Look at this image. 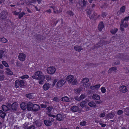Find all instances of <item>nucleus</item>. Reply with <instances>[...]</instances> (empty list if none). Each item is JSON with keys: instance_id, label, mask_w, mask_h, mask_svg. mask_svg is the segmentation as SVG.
Here are the masks:
<instances>
[{"instance_id": "obj_1", "label": "nucleus", "mask_w": 129, "mask_h": 129, "mask_svg": "<svg viewBox=\"0 0 129 129\" xmlns=\"http://www.w3.org/2000/svg\"><path fill=\"white\" fill-rule=\"evenodd\" d=\"M32 78L38 80L40 84H43L45 80V76L42 72L38 71L35 72L34 75L32 76Z\"/></svg>"}, {"instance_id": "obj_2", "label": "nucleus", "mask_w": 129, "mask_h": 129, "mask_svg": "<svg viewBox=\"0 0 129 129\" xmlns=\"http://www.w3.org/2000/svg\"><path fill=\"white\" fill-rule=\"evenodd\" d=\"M66 79L69 84L74 85L78 84L77 78L73 75H70L68 76Z\"/></svg>"}, {"instance_id": "obj_3", "label": "nucleus", "mask_w": 129, "mask_h": 129, "mask_svg": "<svg viewBox=\"0 0 129 129\" xmlns=\"http://www.w3.org/2000/svg\"><path fill=\"white\" fill-rule=\"evenodd\" d=\"M89 81V79L87 78H83L81 81L83 87L86 88L88 87L89 85L88 82Z\"/></svg>"}, {"instance_id": "obj_4", "label": "nucleus", "mask_w": 129, "mask_h": 129, "mask_svg": "<svg viewBox=\"0 0 129 129\" xmlns=\"http://www.w3.org/2000/svg\"><path fill=\"white\" fill-rule=\"evenodd\" d=\"M66 83V81L63 79L59 80L57 82L56 84L57 88H58L63 85Z\"/></svg>"}, {"instance_id": "obj_5", "label": "nucleus", "mask_w": 129, "mask_h": 129, "mask_svg": "<svg viewBox=\"0 0 129 129\" xmlns=\"http://www.w3.org/2000/svg\"><path fill=\"white\" fill-rule=\"evenodd\" d=\"M56 69L54 67H49L47 68V73L50 75L53 74L55 72Z\"/></svg>"}, {"instance_id": "obj_6", "label": "nucleus", "mask_w": 129, "mask_h": 129, "mask_svg": "<svg viewBox=\"0 0 129 129\" xmlns=\"http://www.w3.org/2000/svg\"><path fill=\"white\" fill-rule=\"evenodd\" d=\"M128 26V22L123 20H122L120 24V29L121 31H124L123 27H126Z\"/></svg>"}, {"instance_id": "obj_7", "label": "nucleus", "mask_w": 129, "mask_h": 129, "mask_svg": "<svg viewBox=\"0 0 129 129\" xmlns=\"http://www.w3.org/2000/svg\"><path fill=\"white\" fill-rule=\"evenodd\" d=\"M71 111L73 112H75L78 111V113H80L82 111L81 109H79V107L74 106L72 107L71 108Z\"/></svg>"}, {"instance_id": "obj_8", "label": "nucleus", "mask_w": 129, "mask_h": 129, "mask_svg": "<svg viewBox=\"0 0 129 129\" xmlns=\"http://www.w3.org/2000/svg\"><path fill=\"white\" fill-rule=\"evenodd\" d=\"M47 109L48 110V113H47L48 115L50 117H52L53 118L55 117V115L52 114L50 113L54 111V109L53 107H49L47 108Z\"/></svg>"}, {"instance_id": "obj_9", "label": "nucleus", "mask_w": 129, "mask_h": 129, "mask_svg": "<svg viewBox=\"0 0 129 129\" xmlns=\"http://www.w3.org/2000/svg\"><path fill=\"white\" fill-rule=\"evenodd\" d=\"M26 57V55L25 54L22 53H19L18 56V58L20 61H24L25 60Z\"/></svg>"}, {"instance_id": "obj_10", "label": "nucleus", "mask_w": 129, "mask_h": 129, "mask_svg": "<svg viewBox=\"0 0 129 129\" xmlns=\"http://www.w3.org/2000/svg\"><path fill=\"white\" fill-rule=\"evenodd\" d=\"M55 117L57 120L61 121L63 120L64 117V115L62 114H57L56 116H55Z\"/></svg>"}, {"instance_id": "obj_11", "label": "nucleus", "mask_w": 129, "mask_h": 129, "mask_svg": "<svg viewBox=\"0 0 129 129\" xmlns=\"http://www.w3.org/2000/svg\"><path fill=\"white\" fill-rule=\"evenodd\" d=\"M29 124L27 123H25L23 125V127L24 129H35V127L33 125L29 126Z\"/></svg>"}, {"instance_id": "obj_12", "label": "nucleus", "mask_w": 129, "mask_h": 129, "mask_svg": "<svg viewBox=\"0 0 129 129\" xmlns=\"http://www.w3.org/2000/svg\"><path fill=\"white\" fill-rule=\"evenodd\" d=\"M119 90L121 92L125 93L127 91V89L126 86L122 85L119 87Z\"/></svg>"}, {"instance_id": "obj_13", "label": "nucleus", "mask_w": 129, "mask_h": 129, "mask_svg": "<svg viewBox=\"0 0 129 129\" xmlns=\"http://www.w3.org/2000/svg\"><path fill=\"white\" fill-rule=\"evenodd\" d=\"M20 106L22 110H25L27 108V104L25 102H23L21 103Z\"/></svg>"}, {"instance_id": "obj_14", "label": "nucleus", "mask_w": 129, "mask_h": 129, "mask_svg": "<svg viewBox=\"0 0 129 129\" xmlns=\"http://www.w3.org/2000/svg\"><path fill=\"white\" fill-rule=\"evenodd\" d=\"M51 85L48 83H45L43 86L44 90L45 91L47 90L50 87Z\"/></svg>"}, {"instance_id": "obj_15", "label": "nucleus", "mask_w": 129, "mask_h": 129, "mask_svg": "<svg viewBox=\"0 0 129 129\" xmlns=\"http://www.w3.org/2000/svg\"><path fill=\"white\" fill-rule=\"evenodd\" d=\"M92 99L95 100H99L100 99V95L97 94H94L92 96Z\"/></svg>"}, {"instance_id": "obj_16", "label": "nucleus", "mask_w": 129, "mask_h": 129, "mask_svg": "<svg viewBox=\"0 0 129 129\" xmlns=\"http://www.w3.org/2000/svg\"><path fill=\"white\" fill-rule=\"evenodd\" d=\"M5 70L6 71L5 72V73L6 74L10 75H12L13 74V72L9 68H6Z\"/></svg>"}, {"instance_id": "obj_17", "label": "nucleus", "mask_w": 129, "mask_h": 129, "mask_svg": "<svg viewBox=\"0 0 129 129\" xmlns=\"http://www.w3.org/2000/svg\"><path fill=\"white\" fill-rule=\"evenodd\" d=\"M87 12L88 16L90 18H91L93 17V13L94 12L90 10H87Z\"/></svg>"}, {"instance_id": "obj_18", "label": "nucleus", "mask_w": 129, "mask_h": 129, "mask_svg": "<svg viewBox=\"0 0 129 129\" xmlns=\"http://www.w3.org/2000/svg\"><path fill=\"white\" fill-rule=\"evenodd\" d=\"M88 106L91 107L95 108L97 107L96 103L93 101H91L88 104Z\"/></svg>"}, {"instance_id": "obj_19", "label": "nucleus", "mask_w": 129, "mask_h": 129, "mask_svg": "<svg viewBox=\"0 0 129 129\" xmlns=\"http://www.w3.org/2000/svg\"><path fill=\"white\" fill-rule=\"evenodd\" d=\"M27 108L28 111H31L33 109V104L30 102H29L27 104Z\"/></svg>"}, {"instance_id": "obj_20", "label": "nucleus", "mask_w": 129, "mask_h": 129, "mask_svg": "<svg viewBox=\"0 0 129 129\" xmlns=\"http://www.w3.org/2000/svg\"><path fill=\"white\" fill-rule=\"evenodd\" d=\"M117 70L116 68V67H113L110 68L108 70V73H112L115 72Z\"/></svg>"}, {"instance_id": "obj_21", "label": "nucleus", "mask_w": 129, "mask_h": 129, "mask_svg": "<svg viewBox=\"0 0 129 129\" xmlns=\"http://www.w3.org/2000/svg\"><path fill=\"white\" fill-rule=\"evenodd\" d=\"M40 106L36 104H34L33 105V110L35 111H37L40 109Z\"/></svg>"}, {"instance_id": "obj_22", "label": "nucleus", "mask_w": 129, "mask_h": 129, "mask_svg": "<svg viewBox=\"0 0 129 129\" xmlns=\"http://www.w3.org/2000/svg\"><path fill=\"white\" fill-rule=\"evenodd\" d=\"M104 27V25L103 22H100L98 26V29L99 30L101 31Z\"/></svg>"}, {"instance_id": "obj_23", "label": "nucleus", "mask_w": 129, "mask_h": 129, "mask_svg": "<svg viewBox=\"0 0 129 129\" xmlns=\"http://www.w3.org/2000/svg\"><path fill=\"white\" fill-rule=\"evenodd\" d=\"M7 12L6 11H3L2 13L1 18L3 19L6 18L7 16Z\"/></svg>"}, {"instance_id": "obj_24", "label": "nucleus", "mask_w": 129, "mask_h": 129, "mask_svg": "<svg viewBox=\"0 0 129 129\" xmlns=\"http://www.w3.org/2000/svg\"><path fill=\"white\" fill-rule=\"evenodd\" d=\"M75 50L78 51H80L83 50L82 47L80 46H76L74 47Z\"/></svg>"}, {"instance_id": "obj_25", "label": "nucleus", "mask_w": 129, "mask_h": 129, "mask_svg": "<svg viewBox=\"0 0 129 129\" xmlns=\"http://www.w3.org/2000/svg\"><path fill=\"white\" fill-rule=\"evenodd\" d=\"M18 105V104L17 103L14 102L11 106V107L12 109L15 110Z\"/></svg>"}, {"instance_id": "obj_26", "label": "nucleus", "mask_w": 129, "mask_h": 129, "mask_svg": "<svg viewBox=\"0 0 129 129\" xmlns=\"http://www.w3.org/2000/svg\"><path fill=\"white\" fill-rule=\"evenodd\" d=\"M26 96L27 98L31 99H33L35 97L34 94L32 93L27 94L26 95Z\"/></svg>"}, {"instance_id": "obj_27", "label": "nucleus", "mask_w": 129, "mask_h": 129, "mask_svg": "<svg viewBox=\"0 0 129 129\" xmlns=\"http://www.w3.org/2000/svg\"><path fill=\"white\" fill-rule=\"evenodd\" d=\"M45 124L47 126H49L52 124L51 122L49 121L45 120L44 121Z\"/></svg>"}, {"instance_id": "obj_28", "label": "nucleus", "mask_w": 129, "mask_h": 129, "mask_svg": "<svg viewBox=\"0 0 129 129\" xmlns=\"http://www.w3.org/2000/svg\"><path fill=\"white\" fill-rule=\"evenodd\" d=\"M118 30L117 28H114L111 30L110 32L112 34H114Z\"/></svg>"}, {"instance_id": "obj_29", "label": "nucleus", "mask_w": 129, "mask_h": 129, "mask_svg": "<svg viewBox=\"0 0 129 129\" xmlns=\"http://www.w3.org/2000/svg\"><path fill=\"white\" fill-rule=\"evenodd\" d=\"M62 101L68 102L69 101V98L67 96L63 97L62 98Z\"/></svg>"}, {"instance_id": "obj_30", "label": "nucleus", "mask_w": 129, "mask_h": 129, "mask_svg": "<svg viewBox=\"0 0 129 129\" xmlns=\"http://www.w3.org/2000/svg\"><path fill=\"white\" fill-rule=\"evenodd\" d=\"M48 102H44V104H41L40 106L42 108H46L47 106V104H48Z\"/></svg>"}, {"instance_id": "obj_31", "label": "nucleus", "mask_w": 129, "mask_h": 129, "mask_svg": "<svg viewBox=\"0 0 129 129\" xmlns=\"http://www.w3.org/2000/svg\"><path fill=\"white\" fill-rule=\"evenodd\" d=\"M87 3V2L86 1L84 0H83L82 1L80 2L79 3V4L82 7L83 6H85L86 5V4Z\"/></svg>"}, {"instance_id": "obj_32", "label": "nucleus", "mask_w": 129, "mask_h": 129, "mask_svg": "<svg viewBox=\"0 0 129 129\" xmlns=\"http://www.w3.org/2000/svg\"><path fill=\"white\" fill-rule=\"evenodd\" d=\"M15 86L16 88H18L19 86H20L19 81V80H17L15 81Z\"/></svg>"}, {"instance_id": "obj_33", "label": "nucleus", "mask_w": 129, "mask_h": 129, "mask_svg": "<svg viewBox=\"0 0 129 129\" xmlns=\"http://www.w3.org/2000/svg\"><path fill=\"white\" fill-rule=\"evenodd\" d=\"M86 103V102L85 101H82L80 103V105L81 108H83L85 107Z\"/></svg>"}, {"instance_id": "obj_34", "label": "nucleus", "mask_w": 129, "mask_h": 129, "mask_svg": "<svg viewBox=\"0 0 129 129\" xmlns=\"http://www.w3.org/2000/svg\"><path fill=\"white\" fill-rule=\"evenodd\" d=\"M6 114L3 112L2 111L0 110V117L2 118H4L6 115Z\"/></svg>"}, {"instance_id": "obj_35", "label": "nucleus", "mask_w": 129, "mask_h": 129, "mask_svg": "<svg viewBox=\"0 0 129 129\" xmlns=\"http://www.w3.org/2000/svg\"><path fill=\"white\" fill-rule=\"evenodd\" d=\"M125 7L124 6H122L120 8V12L121 13H123L124 12L125 9Z\"/></svg>"}, {"instance_id": "obj_36", "label": "nucleus", "mask_w": 129, "mask_h": 129, "mask_svg": "<svg viewBox=\"0 0 129 129\" xmlns=\"http://www.w3.org/2000/svg\"><path fill=\"white\" fill-rule=\"evenodd\" d=\"M52 8L53 9L54 12L55 13H60L62 11L61 10H57L55 7H52Z\"/></svg>"}, {"instance_id": "obj_37", "label": "nucleus", "mask_w": 129, "mask_h": 129, "mask_svg": "<svg viewBox=\"0 0 129 129\" xmlns=\"http://www.w3.org/2000/svg\"><path fill=\"white\" fill-rule=\"evenodd\" d=\"M2 108L3 110L5 111H7L9 109L8 107L5 105H3L2 106Z\"/></svg>"}, {"instance_id": "obj_38", "label": "nucleus", "mask_w": 129, "mask_h": 129, "mask_svg": "<svg viewBox=\"0 0 129 129\" xmlns=\"http://www.w3.org/2000/svg\"><path fill=\"white\" fill-rule=\"evenodd\" d=\"M81 91V89L79 88L76 89L74 90L75 92L77 94L80 93Z\"/></svg>"}, {"instance_id": "obj_39", "label": "nucleus", "mask_w": 129, "mask_h": 129, "mask_svg": "<svg viewBox=\"0 0 129 129\" xmlns=\"http://www.w3.org/2000/svg\"><path fill=\"white\" fill-rule=\"evenodd\" d=\"M2 63L3 64L5 67H8L9 66L8 63L5 61H2Z\"/></svg>"}, {"instance_id": "obj_40", "label": "nucleus", "mask_w": 129, "mask_h": 129, "mask_svg": "<svg viewBox=\"0 0 129 129\" xmlns=\"http://www.w3.org/2000/svg\"><path fill=\"white\" fill-rule=\"evenodd\" d=\"M101 90L102 93H104L106 92V89L104 87H102L101 88Z\"/></svg>"}, {"instance_id": "obj_41", "label": "nucleus", "mask_w": 129, "mask_h": 129, "mask_svg": "<svg viewBox=\"0 0 129 129\" xmlns=\"http://www.w3.org/2000/svg\"><path fill=\"white\" fill-rule=\"evenodd\" d=\"M107 115L110 118H112L114 117V114L113 113L111 112L108 114Z\"/></svg>"}, {"instance_id": "obj_42", "label": "nucleus", "mask_w": 129, "mask_h": 129, "mask_svg": "<svg viewBox=\"0 0 129 129\" xmlns=\"http://www.w3.org/2000/svg\"><path fill=\"white\" fill-rule=\"evenodd\" d=\"M5 76L4 75H0V81H4L5 80Z\"/></svg>"}, {"instance_id": "obj_43", "label": "nucleus", "mask_w": 129, "mask_h": 129, "mask_svg": "<svg viewBox=\"0 0 129 129\" xmlns=\"http://www.w3.org/2000/svg\"><path fill=\"white\" fill-rule=\"evenodd\" d=\"M57 80L56 79H54L52 80V85L54 86L55 85V83L57 82Z\"/></svg>"}, {"instance_id": "obj_44", "label": "nucleus", "mask_w": 129, "mask_h": 129, "mask_svg": "<svg viewBox=\"0 0 129 129\" xmlns=\"http://www.w3.org/2000/svg\"><path fill=\"white\" fill-rule=\"evenodd\" d=\"M19 83L20 84V86L21 87L23 86L24 85V83L23 80H22L21 81H19Z\"/></svg>"}, {"instance_id": "obj_45", "label": "nucleus", "mask_w": 129, "mask_h": 129, "mask_svg": "<svg viewBox=\"0 0 129 129\" xmlns=\"http://www.w3.org/2000/svg\"><path fill=\"white\" fill-rule=\"evenodd\" d=\"M1 41L2 42L6 43L7 42L8 40L5 38H2L1 39Z\"/></svg>"}, {"instance_id": "obj_46", "label": "nucleus", "mask_w": 129, "mask_h": 129, "mask_svg": "<svg viewBox=\"0 0 129 129\" xmlns=\"http://www.w3.org/2000/svg\"><path fill=\"white\" fill-rule=\"evenodd\" d=\"M106 114L105 112H103L101 113L99 115V116L100 117H104Z\"/></svg>"}, {"instance_id": "obj_47", "label": "nucleus", "mask_w": 129, "mask_h": 129, "mask_svg": "<svg viewBox=\"0 0 129 129\" xmlns=\"http://www.w3.org/2000/svg\"><path fill=\"white\" fill-rule=\"evenodd\" d=\"M67 13L70 16H72L73 15V13L71 11H68L67 12Z\"/></svg>"}, {"instance_id": "obj_48", "label": "nucleus", "mask_w": 129, "mask_h": 129, "mask_svg": "<svg viewBox=\"0 0 129 129\" xmlns=\"http://www.w3.org/2000/svg\"><path fill=\"white\" fill-rule=\"evenodd\" d=\"M25 13L24 12H22L19 15V18L20 19L23 16L25 15Z\"/></svg>"}, {"instance_id": "obj_49", "label": "nucleus", "mask_w": 129, "mask_h": 129, "mask_svg": "<svg viewBox=\"0 0 129 129\" xmlns=\"http://www.w3.org/2000/svg\"><path fill=\"white\" fill-rule=\"evenodd\" d=\"M28 78L29 76L27 75H24L20 77V78L22 79H27Z\"/></svg>"}, {"instance_id": "obj_50", "label": "nucleus", "mask_w": 129, "mask_h": 129, "mask_svg": "<svg viewBox=\"0 0 129 129\" xmlns=\"http://www.w3.org/2000/svg\"><path fill=\"white\" fill-rule=\"evenodd\" d=\"M101 86V85L100 84H97L94 85L95 89H98Z\"/></svg>"}, {"instance_id": "obj_51", "label": "nucleus", "mask_w": 129, "mask_h": 129, "mask_svg": "<svg viewBox=\"0 0 129 129\" xmlns=\"http://www.w3.org/2000/svg\"><path fill=\"white\" fill-rule=\"evenodd\" d=\"M85 97V95L84 94H81L80 97L81 100L84 99Z\"/></svg>"}, {"instance_id": "obj_52", "label": "nucleus", "mask_w": 129, "mask_h": 129, "mask_svg": "<svg viewBox=\"0 0 129 129\" xmlns=\"http://www.w3.org/2000/svg\"><path fill=\"white\" fill-rule=\"evenodd\" d=\"M4 53V51L2 50H0V58H2L3 57V54Z\"/></svg>"}, {"instance_id": "obj_53", "label": "nucleus", "mask_w": 129, "mask_h": 129, "mask_svg": "<svg viewBox=\"0 0 129 129\" xmlns=\"http://www.w3.org/2000/svg\"><path fill=\"white\" fill-rule=\"evenodd\" d=\"M86 122L85 121L81 122H80V124L82 126H85L86 125Z\"/></svg>"}, {"instance_id": "obj_54", "label": "nucleus", "mask_w": 129, "mask_h": 129, "mask_svg": "<svg viewBox=\"0 0 129 129\" xmlns=\"http://www.w3.org/2000/svg\"><path fill=\"white\" fill-rule=\"evenodd\" d=\"M16 65L18 67H21L22 64L19 61H17L16 63Z\"/></svg>"}, {"instance_id": "obj_55", "label": "nucleus", "mask_w": 129, "mask_h": 129, "mask_svg": "<svg viewBox=\"0 0 129 129\" xmlns=\"http://www.w3.org/2000/svg\"><path fill=\"white\" fill-rule=\"evenodd\" d=\"M129 19V16L125 17L123 20L128 22V21Z\"/></svg>"}, {"instance_id": "obj_56", "label": "nucleus", "mask_w": 129, "mask_h": 129, "mask_svg": "<svg viewBox=\"0 0 129 129\" xmlns=\"http://www.w3.org/2000/svg\"><path fill=\"white\" fill-rule=\"evenodd\" d=\"M123 113L122 111V110H119L117 112V114L118 115H121Z\"/></svg>"}, {"instance_id": "obj_57", "label": "nucleus", "mask_w": 129, "mask_h": 129, "mask_svg": "<svg viewBox=\"0 0 129 129\" xmlns=\"http://www.w3.org/2000/svg\"><path fill=\"white\" fill-rule=\"evenodd\" d=\"M99 124L102 127H105L106 126V124H104L101 123H100Z\"/></svg>"}, {"instance_id": "obj_58", "label": "nucleus", "mask_w": 129, "mask_h": 129, "mask_svg": "<svg viewBox=\"0 0 129 129\" xmlns=\"http://www.w3.org/2000/svg\"><path fill=\"white\" fill-rule=\"evenodd\" d=\"M52 23H57V20L55 19H53L52 20Z\"/></svg>"}, {"instance_id": "obj_59", "label": "nucleus", "mask_w": 129, "mask_h": 129, "mask_svg": "<svg viewBox=\"0 0 129 129\" xmlns=\"http://www.w3.org/2000/svg\"><path fill=\"white\" fill-rule=\"evenodd\" d=\"M53 100L54 101H55L56 102L58 101V98H57L56 97H54V98L53 99Z\"/></svg>"}, {"instance_id": "obj_60", "label": "nucleus", "mask_w": 129, "mask_h": 129, "mask_svg": "<svg viewBox=\"0 0 129 129\" xmlns=\"http://www.w3.org/2000/svg\"><path fill=\"white\" fill-rule=\"evenodd\" d=\"M107 15V14L105 12H103V13H102V16L103 17H105Z\"/></svg>"}, {"instance_id": "obj_61", "label": "nucleus", "mask_w": 129, "mask_h": 129, "mask_svg": "<svg viewBox=\"0 0 129 129\" xmlns=\"http://www.w3.org/2000/svg\"><path fill=\"white\" fill-rule=\"evenodd\" d=\"M124 110L125 112H129V107H127L126 108L124 109Z\"/></svg>"}, {"instance_id": "obj_62", "label": "nucleus", "mask_w": 129, "mask_h": 129, "mask_svg": "<svg viewBox=\"0 0 129 129\" xmlns=\"http://www.w3.org/2000/svg\"><path fill=\"white\" fill-rule=\"evenodd\" d=\"M103 102L101 100H99L96 102V103L98 104H100L102 103Z\"/></svg>"}, {"instance_id": "obj_63", "label": "nucleus", "mask_w": 129, "mask_h": 129, "mask_svg": "<svg viewBox=\"0 0 129 129\" xmlns=\"http://www.w3.org/2000/svg\"><path fill=\"white\" fill-rule=\"evenodd\" d=\"M120 61L118 60L117 61L115 62V63H114V65H118L120 63Z\"/></svg>"}, {"instance_id": "obj_64", "label": "nucleus", "mask_w": 129, "mask_h": 129, "mask_svg": "<svg viewBox=\"0 0 129 129\" xmlns=\"http://www.w3.org/2000/svg\"><path fill=\"white\" fill-rule=\"evenodd\" d=\"M80 97H78L77 96L75 97V99L77 101H80L81 100L80 99Z\"/></svg>"}]
</instances>
